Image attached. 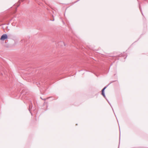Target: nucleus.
Listing matches in <instances>:
<instances>
[{
    "mask_svg": "<svg viewBox=\"0 0 148 148\" xmlns=\"http://www.w3.org/2000/svg\"><path fill=\"white\" fill-rule=\"evenodd\" d=\"M60 43H63L64 44V42H60Z\"/></svg>",
    "mask_w": 148,
    "mask_h": 148,
    "instance_id": "5",
    "label": "nucleus"
},
{
    "mask_svg": "<svg viewBox=\"0 0 148 148\" xmlns=\"http://www.w3.org/2000/svg\"><path fill=\"white\" fill-rule=\"evenodd\" d=\"M102 95H103L105 98H106V96L104 92H102Z\"/></svg>",
    "mask_w": 148,
    "mask_h": 148,
    "instance_id": "4",
    "label": "nucleus"
},
{
    "mask_svg": "<svg viewBox=\"0 0 148 148\" xmlns=\"http://www.w3.org/2000/svg\"><path fill=\"white\" fill-rule=\"evenodd\" d=\"M139 8H140V11L141 12V10H140V7H139Z\"/></svg>",
    "mask_w": 148,
    "mask_h": 148,
    "instance_id": "6",
    "label": "nucleus"
},
{
    "mask_svg": "<svg viewBox=\"0 0 148 148\" xmlns=\"http://www.w3.org/2000/svg\"><path fill=\"white\" fill-rule=\"evenodd\" d=\"M106 88V86L104 87L102 90V92H104V90Z\"/></svg>",
    "mask_w": 148,
    "mask_h": 148,
    "instance_id": "3",
    "label": "nucleus"
},
{
    "mask_svg": "<svg viewBox=\"0 0 148 148\" xmlns=\"http://www.w3.org/2000/svg\"><path fill=\"white\" fill-rule=\"evenodd\" d=\"M52 21H54V19H53V20H52Z\"/></svg>",
    "mask_w": 148,
    "mask_h": 148,
    "instance_id": "7",
    "label": "nucleus"
},
{
    "mask_svg": "<svg viewBox=\"0 0 148 148\" xmlns=\"http://www.w3.org/2000/svg\"><path fill=\"white\" fill-rule=\"evenodd\" d=\"M32 103H30L29 104V110L30 112V110L32 108Z\"/></svg>",
    "mask_w": 148,
    "mask_h": 148,
    "instance_id": "2",
    "label": "nucleus"
},
{
    "mask_svg": "<svg viewBox=\"0 0 148 148\" xmlns=\"http://www.w3.org/2000/svg\"><path fill=\"white\" fill-rule=\"evenodd\" d=\"M8 36L6 34H4L2 35L1 38L0 39L1 40H4L5 39L7 38Z\"/></svg>",
    "mask_w": 148,
    "mask_h": 148,
    "instance_id": "1",
    "label": "nucleus"
}]
</instances>
